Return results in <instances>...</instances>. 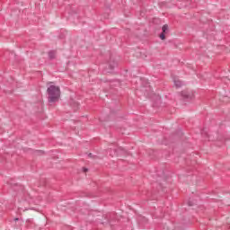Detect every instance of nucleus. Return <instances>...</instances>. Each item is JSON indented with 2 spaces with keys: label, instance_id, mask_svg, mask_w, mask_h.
I'll return each instance as SVG.
<instances>
[{
  "label": "nucleus",
  "instance_id": "obj_2",
  "mask_svg": "<svg viewBox=\"0 0 230 230\" xmlns=\"http://www.w3.org/2000/svg\"><path fill=\"white\" fill-rule=\"evenodd\" d=\"M181 96H183V98H187V100H191L195 97V93L192 91L186 90L181 92Z\"/></svg>",
  "mask_w": 230,
  "mask_h": 230
},
{
  "label": "nucleus",
  "instance_id": "obj_5",
  "mask_svg": "<svg viewBox=\"0 0 230 230\" xmlns=\"http://www.w3.org/2000/svg\"><path fill=\"white\" fill-rule=\"evenodd\" d=\"M162 31L163 32L162 33H164L165 31H168V26L165 24L162 27Z\"/></svg>",
  "mask_w": 230,
  "mask_h": 230
},
{
  "label": "nucleus",
  "instance_id": "obj_1",
  "mask_svg": "<svg viewBox=\"0 0 230 230\" xmlns=\"http://www.w3.org/2000/svg\"><path fill=\"white\" fill-rule=\"evenodd\" d=\"M47 93L49 94V102L55 103L60 99V87L50 85L47 89Z\"/></svg>",
  "mask_w": 230,
  "mask_h": 230
},
{
  "label": "nucleus",
  "instance_id": "obj_9",
  "mask_svg": "<svg viewBox=\"0 0 230 230\" xmlns=\"http://www.w3.org/2000/svg\"><path fill=\"white\" fill-rule=\"evenodd\" d=\"M15 220H19L18 218H16Z\"/></svg>",
  "mask_w": 230,
  "mask_h": 230
},
{
  "label": "nucleus",
  "instance_id": "obj_4",
  "mask_svg": "<svg viewBox=\"0 0 230 230\" xmlns=\"http://www.w3.org/2000/svg\"><path fill=\"white\" fill-rule=\"evenodd\" d=\"M55 55H56L55 51H50V52H49V58H55Z\"/></svg>",
  "mask_w": 230,
  "mask_h": 230
},
{
  "label": "nucleus",
  "instance_id": "obj_6",
  "mask_svg": "<svg viewBox=\"0 0 230 230\" xmlns=\"http://www.w3.org/2000/svg\"><path fill=\"white\" fill-rule=\"evenodd\" d=\"M160 39H162V40H164V39H166V37L164 36V32H162L160 34Z\"/></svg>",
  "mask_w": 230,
  "mask_h": 230
},
{
  "label": "nucleus",
  "instance_id": "obj_3",
  "mask_svg": "<svg viewBox=\"0 0 230 230\" xmlns=\"http://www.w3.org/2000/svg\"><path fill=\"white\" fill-rule=\"evenodd\" d=\"M174 85L177 88L182 87V82H181V80H179V79H174Z\"/></svg>",
  "mask_w": 230,
  "mask_h": 230
},
{
  "label": "nucleus",
  "instance_id": "obj_7",
  "mask_svg": "<svg viewBox=\"0 0 230 230\" xmlns=\"http://www.w3.org/2000/svg\"><path fill=\"white\" fill-rule=\"evenodd\" d=\"M84 172H87V169H84Z\"/></svg>",
  "mask_w": 230,
  "mask_h": 230
},
{
  "label": "nucleus",
  "instance_id": "obj_8",
  "mask_svg": "<svg viewBox=\"0 0 230 230\" xmlns=\"http://www.w3.org/2000/svg\"><path fill=\"white\" fill-rule=\"evenodd\" d=\"M93 155L92 154H89V156L91 157Z\"/></svg>",
  "mask_w": 230,
  "mask_h": 230
}]
</instances>
